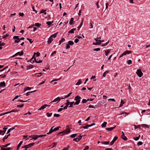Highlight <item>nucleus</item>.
<instances>
[{
  "mask_svg": "<svg viewBox=\"0 0 150 150\" xmlns=\"http://www.w3.org/2000/svg\"><path fill=\"white\" fill-rule=\"evenodd\" d=\"M109 40H108L106 43L103 44L102 45V46H105L106 45H107L109 43Z\"/></svg>",
  "mask_w": 150,
  "mask_h": 150,
  "instance_id": "obj_50",
  "label": "nucleus"
},
{
  "mask_svg": "<svg viewBox=\"0 0 150 150\" xmlns=\"http://www.w3.org/2000/svg\"><path fill=\"white\" fill-rule=\"evenodd\" d=\"M54 116L55 117H58L60 116V115L59 114H54Z\"/></svg>",
  "mask_w": 150,
  "mask_h": 150,
  "instance_id": "obj_52",
  "label": "nucleus"
},
{
  "mask_svg": "<svg viewBox=\"0 0 150 150\" xmlns=\"http://www.w3.org/2000/svg\"><path fill=\"white\" fill-rule=\"evenodd\" d=\"M76 28L72 29L71 30L69 31L68 32L69 33H74V31L76 30Z\"/></svg>",
  "mask_w": 150,
  "mask_h": 150,
  "instance_id": "obj_16",
  "label": "nucleus"
},
{
  "mask_svg": "<svg viewBox=\"0 0 150 150\" xmlns=\"http://www.w3.org/2000/svg\"><path fill=\"white\" fill-rule=\"evenodd\" d=\"M61 99V98H60L59 97H58L54 99L52 101H51L50 103H52L53 102H56V103H57L60 101Z\"/></svg>",
  "mask_w": 150,
  "mask_h": 150,
  "instance_id": "obj_7",
  "label": "nucleus"
},
{
  "mask_svg": "<svg viewBox=\"0 0 150 150\" xmlns=\"http://www.w3.org/2000/svg\"><path fill=\"white\" fill-rule=\"evenodd\" d=\"M65 39L64 38H62L61 40L59 41V45H60L61 44V42L65 41Z\"/></svg>",
  "mask_w": 150,
  "mask_h": 150,
  "instance_id": "obj_33",
  "label": "nucleus"
},
{
  "mask_svg": "<svg viewBox=\"0 0 150 150\" xmlns=\"http://www.w3.org/2000/svg\"><path fill=\"white\" fill-rule=\"evenodd\" d=\"M67 102L65 103V104H66L67 106L69 107V105L70 102H69V100H67Z\"/></svg>",
  "mask_w": 150,
  "mask_h": 150,
  "instance_id": "obj_44",
  "label": "nucleus"
},
{
  "mask_svg": "<svg viewBox=\"0 0 150 150\" xmlns=\"http://www.w3.org/2000/svg\"><path fill=\"white\" fill-rule=\"evenodd\" d=\"M83 21H84V19H83L82 20V21H81V23L80 24V25L77 28H78V30H79L80 28L82 26V25H83Z\"/></svg>",
  "mask_w": 150,
  "mask_h": 150,
  "instance_id": "obj_14",
  "label": "nucleus"
},
{
  "mask_svg": "<svg viewBox=\"0 0 150 150\" xmlns=\"http://www.w3.org/2000/svg\"><path fill=\"white\" fill-rule=\"evenodd\" d=\"M68 44L70 45H71L74 44V42L72 41H69L68 42Z\"/></svg>",
  "mask_w": 150,
  "mask_h": 150,
  "instance_id": "obj_31",
  "label": "nucleus"
},
{
  "mask_svg": "<svg viewBox=\"0 0 150 150\" xmlns=\"http://www.w3.org/2000/svg\"><path fill=\"white\" fill-rule=\"evenodd\" d=\"M89 149V147L88 146H87L85 147V148H84V149H83V150H87Z\"/></svg>",
  "mask_w": 150,
  "mask_h": 150,
  "instance_id": "obj_58",
  "label": "nucleus"
},
{
  "mask_svg": "<svg viewBox=\"0 0 150 150\" xmlns=\"http://www.w3.org/2000/svg\"><path fill=\"white\" fill-rule=\"evenodd\" d=\"M109 70H107L105 71L104 73L103 74V77H105L106 76V75L107 74H108L109 73Z\"/></svg>",
  "mask_w": 150,
  "mask_h": 150,
  "instance_id": "obj_19",
  "label": "nucleus"
},
{
  "mask_svg": "<svg viewBox=\"0 0 150 150\" xmlns=\"http://www.w3.org/2000/svg\"><path fill=\"white\" fill-rule=\"evenodd\" d=\"M0 147H1V150H10L11 149L10 148H4L2 146L0 145Z\"/></svg>",
  "mask_w": 150,
  "mask_h": 150,
  "instance_id": "obj_23",
  "label": "nucleus"
},
{
  "mask_svg": "<svg viewBox=\"0 0 150 150\" xmlns=\"http://www.w3.org/2000/svg\"><path fill=\"white\" fill-rule=\"evenodd\" d=\"M34 144V143H32L30 144H29L28 145H26L24 146H22V148H26L28 149V148H29L31 146H33Z\"/></svg>",
  "mask_w": 150,
  "mask_h": 150,
  "instance_id": "obj_5",
  "label": "nucleus"
},
{
  "mask_svg": "<svg viewBox=\"0 0 150 150\" xmlns=\"http://www.w3.org/2000/svg\"><path fill=\"white\" fill-rule=\"evenodd\" d=\"M53 40V39L51 37H50L48 39L47 43L48 44H50L52 42Z\"/></svg>",
  "mask_w": 150,
  "mask_h": 150,
  "instance_id": "obj_13",
  "label": "nucleus"
},
{
  "mask_svg": "<svg viewBox=\"0 0 150 150\" xmlns=\"http://www.w3.org/2000/svg\"><path fill=\"white\" fill-rule=\"evenodd\" d=\"M58 33V32H57L53 35H52L51 36V37L52 38V37H53L54 38H55L57 35V34Z\"/></svg>",
  "mask_w": 150,
  "mask_h": 150,
  "instance_id": "obj_30",
  "label": "nucleus"
},
{
  "mask_svg": "<svg viewBox=\"0 0 150 150\" xmlns=\"http://www.w3.org/2000/svg\"><path fill=\"white\" fill-rule=\"evenodd\" d=\"M141 126L142 127H146L147 128H148L149 127V126L145 124H142L141 125Z\"/></svg>",
  "mask_w": 150,
  "mask_h": 150,
  "instance_id": "obj_26",
  "label": "nucleus"
},
{
  "mask_svg": "<svg viewBox=\"0 0 150 150\" xmlns=\"http://www.w3.org/2000/svg\"><path fill=\"white\" fill-rule=\"evenodd\" d=\"M117 138L118 137L117 136L114 137L110 143V145H113L114 142L117 140Z\"/></svg>",
  "mask_w": 150,
  "mask_h": 150,
  "instance_id": "obj_10",
  "label": "nucleus"
},
{
  "mask_svg": "<svg viewBox=\"0 0 150 150\" xmlns=\"http://www.w3.org/2000/svg\"><path fill=\"white\" fill-rule=\"evenodd\" d=\"M81 98L78 95L77 96L75 97L74 100L76 101V102L74 104V105H78L80 102V99Z\"/></svg>",
  "mask_w": 150,
  "mask_h": 150,
  "instance_id": "obj_2",
  "label": "nucleus"
},
{
  "mask_svg": "<svg viewBox=\"0 0 150 150\" xmlns=\"http://www.w3.org/2000/svg\"><path fill=\"white\" fill-rule=\"evenodd\" d=\"M9 126V125H7V126H5L3 128V129L4 130H2L3 131H5V133L6 132V129H7V127Z\"/></svg>",
  "mask_w": 150,
  "mask_h": 150,
  "instance_id": "obj_34",
  "label": "nucleus"
},
{
  "mask_svg": "<svg viewBox=\"0 0 150 150\" xmlns=\"http://www.w3.org/2000/svg\"><path fill=\"white\" fill-rule=\"evenodd\" d=\"M32 88L31 87H27L24 90V91H25L27 90H30V89H31Z\"/></svg>",
  "mask_w": 150,
  "mask_h": 150,
  "instance_id": "obj_43",
  "label": "nucleus"
},
{
  "mask_svg": "<svg viewBox=\"0 0 150 150\" xmlns=\"http://www.w3.org/2000/svg\"><path fill=\"white\" fill-rule=\"evenodd\" d=\"M15 128V127H12V128L9 129L7 131V134H9L10 132L11 131V130H13Z\"/></svg>",
  "mask_w": 150,
  "mask_h": 150,
  "instance_id": "obj_27",
  "label": "nucleus"
},
{
  "mask_svg": "<svg viewBox=\"0 0 150 150\" xmlns=\"http://www.w3.org/2000/svg\"><path fill=\"white\" fill-rule=\"evenodd\" d=\"M77 134H72L70 135V137L71 138H74L75 137L76 135Z\"/></svg>",
  "mask_w": 150,
  "mask_h": 150,
  "instance_id": "obj_37",
  "label": "nucleus"
},
{
  "mask_svg": "<svg viewBox=\"0 0 150 150\" xmlns=\"http://www.w3.org/2000/svg\"><path fill=\"white\" fill-rule=\"evenodd\" d=\"M18 37L19 36H15L13 37V38L16 39H19Z\"/></svg>",
  "mask_w": 150,
  "mask_h": 150,
  "instance_id": "obj_57",
  "label": "nucleus"
},
{
  "mask_svg": "<svg viewBox=\"0 0 150 150\" xmlns=\"http://www.w3.org/2000/svg\"><path fill=\"white\" fill-rule=\"evenodd\" d=\"M47 104H45L42 106L40 108L38 109V110H43L46 107H47Z\"/></svg>",
  "mask_w": 150,
  "mask_h": 150,
  "instance_id": "obj_12",
  "label": "nucleus"
},
{
  "mask_svg": "<svg viewBox=\"0 0 150 150\" xmlns=\"http://www.w3.org/2000/svg\"><path fill=\"white\" fill-rule=\"evenodd\" d=\"M71 93H72V92L69 93L67 95L65 96V97L64 98H61V99H64V98H68V97H69L70 96V95L71 94Z\"/></svg>",
  "mask_w": 150,
  "mask_h": 150,
  "instance_id": "obj_25",
  "label": "nucleus"
},
{
  "mask_svg": "<svg viewBox=\"0 0 150 150\" xmlns=\"http://www.w3.org/2000/svg\"><path fill=\"white\" fill-rule=\"evenodd\" d=\"M115 127H116V126H115L114 127H110V128H106V129L107 130H108V131H112V130H113L115 128Z\"/></svg>",
  "mask_w": 150,
  "mask_h": 150,
  "instance_id": "obj_15",
  "label": "nucleus"
},
{
  "mask_svg": "<svg viewBox=\"0 0 150 150\" xmlns=\"http://www.w3.org/2000/svg\"><path fill=\"white\" fill-rule=\"evenodd\" d=\"M74 18H71L70 20L69 21V24L70 25H71L74 24L73 22L74 21Z\"/></svg>",
  "mask_w": 150,
  "mask_h": 150,
  "instance_id": "obj_20",
  "label": "nucleus"
},
{
  "mask_svg": "<svg viewBox=\"0 0 150 150\" xmlns=\"http://www.w3.org/2000/svg\"><path fill=\"white\" fill-rule=\"evenodd\" d=\"M131 52L129 50H126L121 55H120L119 57L121 58L123 57V56L126 55L127 54H129L131 53Z\"/></svg>",
  "mask_w": 150,
  "mask_h": 150,
  "instance_id": "obj_4",
  "label": "nucleus"
},
{
  "mask_svg": "<svg viewBox=\"0 0 150 150\" xmlns=\"http://www.w3.org/2000/svg\"><path fill=\"white\" fill-rule=\"evenodd\" d=\"M82 136L81 135V134H80V135L78 136V137L74 139L73 140L76 142H78L81 139Z\"/></svg>",
  "mask_w": 150,
  "mask_h": 150,
  "instance_id": "obj_6",
  "label": "nucleus"
},
{
  "mask_svg": "<svg viewBox=\"0 0 150 150\" xmlns=\"http://www.w3.org/2000/svg\"><path fill=\"white\" fill-rule=\"evenodd\" d=\"M17 53L18 55H19L20 56H22L23 54V51H22L21 52H18Z\"/></svg>",
  "mask_w": 150,
  "mask_h": 150,
  "instance_id": "obj_35",
  "label": "nucleus"
},
{
  "mask_svg": "<svg viewBox=\"0 0 150 150\" xmlns=\"http://www.w3.org/2000/svg\"><path fill=\"white\" fill-rule=\"evenodd\" d=\"M139 139V137H137L134 138V139L136 141L138 140Z\"/></svg>",
  "mask_w": 150,
  "mask_h": 150,
  "instance_id": "obj_61",
  "label": "nucleus"
},
{
  "mask_svg": "<svg viewBox=\"0 0 150 150\" xmlns=\"http://www.w3.org/2000/svg\"><path fill=\"white\" fill-rule=\"evenodd\" d=\"M5 133V132L3 131L2 130H0V134H1V135H3Z\"/></svg>",
  "mask_w": 150,
  "mask_h": 150,
  "instance_id": "obj_42",
  "label": "nucleus"
},
{
  "mask_svg": "<svg viewBox=\"0 0 150 150\" xmlns=\"http://www.w3.org/2000/svg\"><path fill=\"white\" fill-rule=\"evenodd\" d=\"M9 35L8 34H7L5 35H4L3 36L2 38H4L6 37H8L9 36Z\"/></svg>",
  "mask_w": 150,
  "mask_h": 150,
  "instance_id": "obj_46",
  "label": "nucleus"
},
{
  "mask_svg": "<svg viewBox=\"0 0 150 150\" xmlns=\"http://www.w3.org/2000/svg\"><path fill=\"white\" fill-rule=\"evenodd\" d=\"M74 101L70 102L69 104V107L72 108L73 107V105L74 104Z\"/></svg>",
  "mask_w": 150,
  "mask_h": 150,
  "instance_id": "obj_32",
  "label": "nucleus"
},
{
  "mask_svg": "<svg viewBox=\"0 0 150 150\" xmlns=\"http://www.w3.org/2000/svg\"><path fill=\"white\" fill-rule=\"evenodd\" d=\"M71 132V130L69 128H67L66 129L58 133L57 135L59 136L60 134H62V135H63L65 134H67Z\"/></svg>",
  "mask_w": 150,
  "mask_h": 150,
  "instance_id": "obj_1",
  "label": "nucleus"
},
{
  "mask_svg": "<svg viewBox=\"0 0 150 150\" xmlns=\"http://www.w3.org/2000/svg\"><path fill=\"white\" fill-rule=\"evenodd\" d=\"M122 139L124 140H127V139L126 137L125 136V135H122L121 136Z\"/></svg>",
  "mask_w": 150,
  "mask_h": 150,
  "instance_id": "obj_18",
  "label": "nucleus"
},
{
  "mask_svg": "<svg viewBox=\"0 0 150 150\" xmlns=\"http://www.w3.org/2000/svg\"><path fill=\"white\" fill-rule=\"evenodd\" d=\"M60 128V127H55L54 128H53L54 131H56L58 130Z\"/></svg>",
  "mask_w": 150,
  "mask_h": 150,
  "instance_id": "obj_39",
  "label": "nucleus"
},
{
  "mask_svg": "<svg viewBox=\"0 0 150 150\" xmlns=\"http://www.w3.org/2000/svg\"><path fill=\"white\" fill-rule=\"evenodd\" d=\"M18 110H17V109H13V110H12L9 111V112H8V113H9L11 112H18Z\"/></svg>",
  "mask_w": 150,
  "mask_h": 150,
  "instance_id": "obj_17",
  "label": "nucleus"
},
{
  "mask_svg": "<svg viewBox=\"0 0 150 150\" xmlns=\"http://www.w3.org/2000/svg\"><path fill=\"white\" fill-rule=\"evenodd\" d=\"M127 63L128 64H130L132 63V61L131 60H129L127 61Z\"/></svg>",
  "mask_w": 150,
  "mask_h": 150,
  "instance_id": "obj_45",
  "label": "nucleus"
},
{
  "mask_svg": "<svg viewBox=\"0 0 150 150\" xmlns=\"http://www.w3.org/2000/svg\"><path fill=\"white\" fill-rule=\"evenodd\" d=\"M107 122H104L101 125L102 127H105L106 126Z\"/></svg>",
  "mask_w": 150,
  "mask_h": 150,
  "instance_id": "obj_24",
  "label": "nucleus"
},
{
  "mask_svg": "<svg viewBox=\"0 0 150 150\" xmlns=\"http://www.w3.org/2000/svg\"><path fill=\"white\" fill-rule=\"evenodd\" d=\"M10 143L7 144L6 145H2V146L4 147H7V146H8L9 145H10Z\"/></svg>",
  "mask_w": 150,
  "mask_h": 150,
  "instance_id": "obj_48",
  "label": "nucleus"
},
{
  "mask_svg": "<svg viewBox=\"0 0 150 150\" xmlns=\"http://www.w3.org/2000/svg\"><path fill=\"white\" fill-rule=\"evenodd\" d=\"M20 41V39H18L17 40H15V42L16 43H18Z\"/></svg>",
  "mask_w": 150,
  "mask_h": 150,
  "instance_id": "obj_64",
  "label": "nucleus"
},
{
  "mask_svg": "<svg viewBox=\"0 0 150 150\" xmlns=\"http://www.w3.org/2000/svg\"><path fill=\"white\" fill-rule=\"evenodd\" d=\"M7 136H5L2 139V140L3 142H5V139H6L8 138Z\"/></svg>",
  "mask_w": 150,
  "mask_h": 150,
  "instance_id": "obj_53",
  "label": "nucleus"
},
{
  "mask_svg": "<svg viewBox=\"0 0 150 150\" xmlns=\"http://www.w3.org/2000/svg\"><path fill=\"white\" fill-rule=\"evenodd\" d=\"M69 146H68L67 148L65 147L62 149V150H68L69 149Z\"/></svg>",
  "mask_w": 150,
  "mask_h": 150,
  "instance_id": "obj_60",
  "label": "nucleus"
},
{
  "mask_svg": "<svg viewBox=\"0 0 150 150\" xmlns=\"http://www.w3.org/2000/svg\"><path fill=\"white\" fill-rule=\"evenodd\" d=\"M100 50V49L99 48H95L93 49V50L94 51H98Z\"/></svg>",
  "mask_w": 150,
  "mask_h": 150,
  "instance_id": "obj_49",
  "label": "nucleus"
},
{
  "mask_svg": "<svg viewBox=\"0 0 150 150\" xmlns=\"http://www.w3.org/2000/svg\"><path fill=\"white\" fill-rule=\"evenodd\" d=\"M79 40L77 38H76V39H75V40L74 41V42L75 43H77L79 42Z\"/></svg>",
  "mask_w": 150,
  "mask_h": 150,
  "instance_id": "obj_63",
  "label": "nucleus"
},
{
  "mask_svg": "<svg viewBox=\"0 0 150 150\" xmlns=\"http://www.w3.org/2000/svg\"><path fill=\"white\" fill-rule=\"evenodd\" d=\"M53 21H52V22L51 21H48L46 22V24L48 25H50L53 22Z\"/></svg>",
  "mask_w": 150,
  "mask_h": 150,
  "instance_id": "obj_38",
  "label": "nucleus"
},
{
  "mask_svg": "<svg viewBox=\"0 0 150 150\" xmlns=\"http://www.w3.org/2000/svg\"><path fill=\"white\" fill-rule=\"evenodd\" d=\"M104 51L105 53V54L106 56H107L108 55V54L109 53L110 51L109 50H104Z\"/></svg>",
  "mask_w": 150,
  "mask_h": 150,
  "instance_id": "obj_21",
  "label": "nucleus"
},
{
  "mask_svg": "<svg viewBox=\"0 0 150 150\" xmlns=\"http://www.w3.org/2000/svg\"><path fill=\"white\" fill-rule=\"evenodd\" d=\"M87 102L86 100L85 99H83L82 101V102L83 103H85Z\"/></svg>",
  "mask_w": 150,
  "mask_h": 150,
  "instance_id": "obj_54",
  "label": "nucleus"
},
{
  "mask_svg": "<svg viewBox=\"0 0 150 150\" xmlns=\"http://www.w3.org/2000/svg\"><path fill=\"white\" fill-rule=\"evenodd\" d=\"M54 127V126H53V127H52L50 129L49 132L48 133H46V134H50L52 133L53 132H54V129H53V128Z\"/></svg>",
  "mask_w": 150,
  "mask_h": 150,
  "instance_id": "obj_11",
  "label": "nucleus"
},
{
  "mask_svg": "<svg viewBox=\"0 0 150 150\" xmlns=\"http://www.w3.org/2000/svg\"><path fill=\"white\" fill-rule=\"evenodd\" d=\"M136 74L139 77H141L143 75V73L141 71V69H137L136 72Z\"/></svg>",
  "mask_w": 150,
  "mask_h": 150,
  "instance_id": "obj_3",
  "label": "nucleus"
},
{
  "mask_svg": "<svg viewBox=\"0 0 150 150\" xmlns=\"http://www.w3.org/2000/svg\"><path fill=\"white\" fill-rule=\"evenodd\" d=\"M109 141H107V142H101V143L103 144H105V145H108L109 143Z\"/></svg>",
  "mask_w": 150,
  "mask_h": 150,
  "instance_id": "obj_28",
  "label": "nucleus"
},
{
  "mask_svg": "<svg viewBox=\"0 0 150 150\" xmlns=\"http://www.w3.org/2000/svg\"><path fill=\"white\" fill-rule=\"evenodd\" d=\"M0 86H2L5 87L6 86V83L4 81H3L2 82H1L0 83Z\"/></svg>",
  "mask_w": 150,
  "mask_h": 150,
  "instance_id": "obj_22",
  "label": "nucleus"
},
{
  "mask_svg": "<svg viewBox=\"0 0 150 150\" xmlns=\"http://www.w3.org/2000/svg\"><path fill=\"white\" fill-rule=\"evenodd\" d=\"M33 25H35L37 27H40V26L41 25V24L39 23H35V25L34 24Z\"/></svg>",
  "mask_w": 150,
  "mask_h": 150,
  "instance_id": "obj_41",
  "label": "nucleus"
},
{
  "mask_svg": "<svg viewBox=\"0 0 150 150\" xmlns=\"http://www.w3.org/2000/svg\"><path fill=\"white\" fill-rule=\"evenodd\" d=\"M36 55V57H39L40 55V53H39L38 52H37L36 53H35V52H34V55L33 56V57H32V58L31 59V61H32V60L35 57V55Z\"/></svg>",
  "mask_w": 150,
  "mask_h": 150,
  "instance_id": "obj_9",
  "label": "nucleus"
},
{
  "mask_svg": "<svg viewBox=\"0 0 150 150\" xmlns=\"http://www.w3.org/2000/svg\"><path fill=\"white\" fill-rule=\"evenodd\" d=\"M100 42H99V41L97 42H93V45H100Z\"/></svg>",
  "mask_w": 150,
  "mask_h": 150,
  "instance_id": "obj_29",
  "label": "nucleus"
},
{
  "mask_svg": "<svg viewBox=\"0 0 150 150\" xmlns=\"http://www.w3.org/2000/svg\"><path fill=\"white\" fill-rule=\"evenodd\" d=\"M19 16L22 17H23L24 15V13H21V12L19 13Z\"/></svg>",
  "mask_w": 150,
  "mask_h": 150,
  "instance_id": "obj_59",
  "label": "nucleus"
},
{
  "mask_svg": "<svg viewBox=\"0 0 150 150\" xmlns=\"http://www.w3.org/2000/svg\"><path fill=\"white\" fill-rule=\"evenodd\" d=\"M70 45H69V44H67V45H66V49H69L70 48Z\"/></svg>",
  "mask_w": 150,
  "mask_h": 150,
  "instance_id": "obj_55",
  "label": "nucleus"
},
{
  "mask_svg": "<svg viewBox=\"0 0 150 150\" xmlns=\"http://www.w3.org/2000/svg\"><path fill=\"white\" fill-rule=\"evenodd\" d=\"M32 60L33 62H32V63L34 62V61H35L37 63H40L42 62V60H40V59L39 60L38 59H36L35 58H34V60Z\"/></svg>",
  "mask_w": 150,
  "mask_h": 150,
  "instance_id": "obj_8",
  "label": "nucleus"
},
{
  "mask_svg": "<svg viewBox=\"0 0 150 150\" xmlns=\"http://www.w3.org/2000/svg\"><path fill=\"white\" fill-rule=\"evenodd\" d=\"M23 143V141H21L20 142L19 144H18V147H20L21 145Z\"/></svg>",
  "mask_w": 150,
  "mask_h": 150,
  "instance_id": "obj_62",
  "label": "nucleus"
},
{
  "mask_svg": "<svg viewBox=\"0 0 150 150\" xmlns=\"http://www.w3.org/2000/svg\"><path fill=\"white\" fill-rule=\"evenodd\" d=\"M124 104V101H123L122 100H121V103L119 106V107H121L122 106L123 104Z\"/></svg>",
  "mask_w": 150,
  "mask_h": 150,
  "instance_id": "obj_36",
  "label": "nucleus"
},
{
  "mask_svg": "<svg viewBox=\"0 0 150 150\" xmlns=\"http://www.w3.org/2000/svg\"><path fill=\"white\" fill-rule=\"evenodd\" d=\"M47 115L48 117H50L52 115V113H49V112H47Z\"/></svg>",
  "mask_w": 150,
  "mask_h": 150,
  "instance_id": "obj_47",
  "label": "nucleus"
},
{
  "mask_svg": "<svg viewBox=\"0 0 150 150\" xmlns=\"http://www.w3.org/2000/svg\"><path fill=\"white\" fill-rule=\"evenodd\" d=\"M143 144V143L141 141L139 142H138L137 144L138 146L139 145H142Z\"/></svg>",
  "mask_w": 150,
  "mask_h": 150,
  "instance_id": "obj_56",
  "label": "nucleus"
},
{
  "mask_svg": "<svg viewBox=\"0 0 150 150\" xmlns=\"http://www.w3.org/2000/svg\"><path fill=\"white\" fill-rule=\"evenodd\" d=\"M27 39L30 42V44H32L33 41V40H32V39H30L28 38H27Z\"/></svg>",
  "mask_w": 150,
  "mask_h": 150,
  "instance_id": "obj_40",
  "label": "nucleus"
},
{
  "mask_svg": "<svg viewBox=\"0 0 150 150\" xmlns=\"http://www.w3.org/2000/svg\"><path fill=\"white\" fill-rule=\"evenodd\" d=\"M23 106H24V104H21V105H17V107H20V108H22V107H23Z\"/></svg>",
  "mask_w": 150,
  "mask_h": 150,
  "instance_id": "obj_51",
  "label": "nucleus"
}]
</instances>
